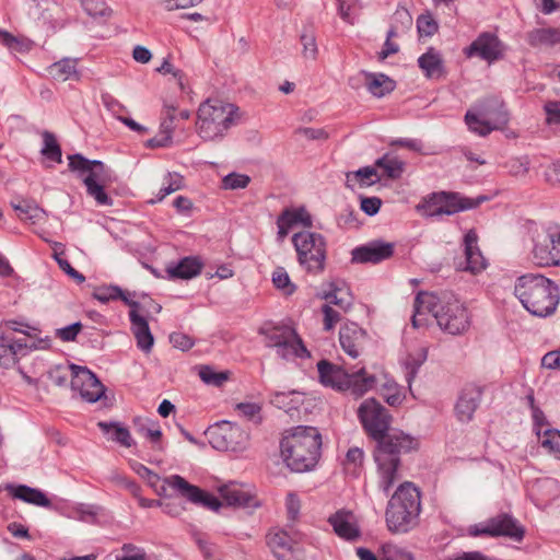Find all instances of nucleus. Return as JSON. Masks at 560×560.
<instances>
[{"instance_id":"c85d7f7f","label":"nucleus","mask_w":560,"mask_h":560,"mask_svg":"<svg viewBox=\"0 0 560 560\" xmlns=\"http://www.w3.org/2000/svg\"><path fill=\"white\" fill-rule=\"evenodd\" d=\"M477 234L474 231H469L464 238L466 256L465 269L471 273H479L487 267V260L477 245Z\"/></svg>"},{"instance_id":"79ce46f5","label":"nucleus","mask_w":560,"mask_h":560,"mask_svg":"<svg viewBox=\"0 0 560 560\" xmlns=\"http://www.w3.org/2000/svg\"><path fill=\"white\" fill-rule=\"evenodd\" d=\"M272 283L284 295H291L295 292L296 287L291 281L289 273L283 267H277L272 272Z\"/></svg>"},{"instance_id":"8fccbe9b","label":"nucleus","mask_w":560,"mask_h":560,"mask_svg":"<svg viewBox=\"0 0 560 560\" xmlns=\"http://www.w3.org/2000/svg\"><path fill=\"white\" fill-rule=\"evenodd\" d=\"M83 10L91 16H108L110 9L105 0H81Z\"/></svg>"},{"instance_id":"0eeeda50","label":"nucleus","mask_w":560,"mask_h":560,"mask_svg":"<svg viewBox=\"0 0 560 560\" xmlns=\"http://www.w3.org/2000/svg\"><path fill=\"white\" fill-rule=\"evenodd\" d=\"M420 494L411 482H401L388 501L385 520L389 532L404 534L418 523Z\"/></svg>"},{"instance_id":"f257e3e1","label":"nucleus","mask_w":560,"mask_h":560,"mask_svg":"<svg viewBox=\"0 0 560 560\" xmlns=\"http://www.w3.org/2000/svg\"><path fill=\"white\" fill-rule=\"evenodd\" d=\"M358 418L366 434L377 442L373 454L376 486L388 495L402 479L400 456L416 450L418 441L400 430H389L392 416L375 398L360 405Z\"/></svg>"},{"instance_id":"4be33fe9","label":"nucleus","mask_w":560,"mask_h":560,"mask_svg":"<svg viewBox=\"0 0 560 560\" xmlns=\"http://www.w3.org/2000/svg\"><path fill=\"white\" fill-rule=\"evenodd\" d=\"M465 121L470 131L485 137L492 130L503 128L509 121V116L506 110H499L493 118L486 119L476 112L468 110L465 115Z\"/></svg>"},{"instance_id":"09e8293b","label":"nucleus","mask_w":560,"mask_h":560,"mask_svg":"<svg viewBox=\"0 0 560 560\" xmlns=\"http://www.w3.org/2000/svg\"><path fill=\"white\" fill-rule=\"evenodd\" d=\"M505 168L511 176L516 178H524L529 172V160L526 156L513 158L505 163Z\"/></svg>"},{"instance_id":"a211bd4d","label":"nucleus","mask_w":560,"mask_h":560,"mask_svg":"<svg viewBox=\"0 0 560 560\" xmlns=\"http://www.w3.org/2000/svg\"><path fill=\"white\" fill-rule=\"evenodd\" d=\"M129 318L131 323V331L137 340V346L145 353L151 352L154 345L153 335L150 331L147 318L140 303H130Z\"/></svg>"},{"instance_id":"c03bdc74","label":"nucleus","mask_w":560,"mask_h":560,"mask_svg":"<svg viewBox=\"0 0 560 560\" xmlns=\"http://www.w3.org/2000/svg\"><path fill=\"white\" fill-rule=\"evenodd\" d=\"M98 427L104 431L108 432L110 429L114 431V440L121 444L125 447H130L133 444V439L131 438V434L129 430L125 427H121L119 424L113 423L108 424L105 422H100Z\"/></svg>"},{"instance_id":"4c0bfd02","label":"nucleus","mask_w":560,"mask_h":560,"mask_svg":"<svg viewBox=\"0 0 560 560\" xmlns=\"http://www.w3.org/2000/svg\"><path fill=\"white\" fill-rule=\"evenodd\" d=\"M136 424L138 427V433L149 440L152 444L158 445L162 438V431L160 424L149 418L137 419Z\"/></svg>"},{"instance_id":"603ef678","label":"nucleus","mask_w":560,"mask_h":560,"mask_svg":"<svg viewBox=\"0 0 560 560\" xmlns=\"http://www.w3.org/2000/svg\"><path fill=\"white\" fill-rule=\"evenodd\" d=\"M499 110L505 109L503 108V105L499 101L491 98L480 103L476 109V113L479 114L482 118L489 119L493 118V116Z\"/></svg>"},{"instance_id":"1a4fd4ad","label":"nucleus","mask_w":560,"mask_h":560,"mask_svg":"<svg viewBox=\"0 0 560 560\" xmlns=\"http://www.w3.org/2000/svg\"><path fill=\"white\" fill-rule=\"evenodd\" d=\"M69 167L82 178L86 192L98 206H112L113 200L104 190L110 179V173L101 161H90L80 154L69 156Z\"/></svg>"},{"instance_id":"58836bf2","label":"nucleus","mask_w":560,"mask_h":560,"mask_svg":"<svg viewBox=\"0 0 560 560\" xmlns=\"http://www.w3.org/2000/svg\"><path fill=\"white\" fill-rule=\"evenodd\" d=\"M363 462L364 453L361 448H349L343 460V469L346 474L357 477L363 467Z\"/></svg>"},{"instance_id":"3c124183","label":"nucleus","mask_w":560,"mask_h":560,"mask_svg":"<svg viewBox=\"0 0 560 560\" xmlns=\"http://www.w3.org/2000/svg\"><path fill=\"white\" fill-rule=\"evenodd\" d=\"M129 466L139 477L144 479L150 487H156L160 480L156 472L137 460H129Z\"/></svg>"},{"instance_id":"6e6552de","label":"nucleus","mask_w":560,"mask_h":560,"mask_svg":"<svg viewBox=\"0 0 560 560\" xmlns=\"http://www.w3.org/2000/svg\"><path fill=\"white\" fill-rule=\"evenodd\" d=\"M320 383L338 392H349L354 398H360L376 386V378L360 369L354 373H347L341 366L326 360L317 363Z\"/></svg>"},{"instance_id":"5701e85b","label":"nucleus","mask_w":560,"mask_h":560,"mask_svg":"<svg viewBox=\"0 0 560 560\" xmlns=\"http://www.w3.org/2000/svg\"><path fill=\"white\" fill-rule=\"evenodd\" d=\"M394 253L392 243L374 242L355 247L352 250V261L359 264H377L389 258Z\"/></svg>"},{"instance_id":"c9c22d12","label":"nucleus","mask_w":560,"mask_h":560,"mask_svg":"<svg viewBox=\"0 0 560 560\" xmlns=\"http://www.w3.org/2000/svg\"><path fill=\"white\" fill-rule=\"evenodd\" d=\"M533 257L535 264L538 266H556V258L553 256L552 245L549 243V235L542 242L537 241L534 249Z\"/></svg>"},{"instance_id":"b1692460","label":"nucleus","mask_w":560,"mask_h":560,"mask_svg":"<svg viewBox=\"0 0 560 560\" xmlns=\"http://www.w3.org/2000/svg\"><path fill=\"white\" fill-rule=\"evenodd\" d=\"M267 545L278 560H290L296 548V540L285 530L276 529L268 533Z\"/></svg>"},{"instance_id":"a19ab883","label":"nucleus","mask_w":560,"mask_h":560,"mask_svg":"<svg viewBox=\"0 0 560 560\" xmlns=\"http://www.w3.org/2000/svg\"><path fill=\"white\" fill-rule=\"evenodd\" d=\"M380 394L385 401L393 407L401 405L405 398L398 384L394 381H386L383 383L380 387Z\"/></svg>"},{"instance_id":"37998d69","label":"nucleus","mask_w":560,"mask_h":560,"mask_svg":"<svg viewBox=\"0 0 560 560\" xmlns=\"http://www.w3.org/2000/svg\"><path fill=\"white\" fill-rule=\"evenodd\" d=\"M539 443L556 458L560 459V431L555 429H546L542 432V439L539 441Z\"/></svg>"},{"instance_id":"f3484780","label":"nucleus","mask_w":560,"mask_h":560,"mask_svg":"<svg viewBox=\"0 0 560 560\" xmlns=\"http://www.w3.org/2000/svg\"><path fill=\"white\" fill-rule=\"evenodd\" d=\"M163 482L170 488L178 491L183 497L187 498L192 503L200 504L206 509L218 511L221 506V502L218 498L202 491L196 486L190 485L179 475L168 476L164 478Z\"/></svg>"},{"instance_id":"412c9836","label":"nucleus","mask_w":560,"mask_h":560,"mask_svg":"<svg viewBox=\"0 0 560 560\" xmlns=\"http://www.w3.org/2000/svg\"><path fill=\"white\" fill-rule=\"evenodd\" d=\"M328 523L331 525L335 534L341 539L354 541L361 537L357 516L350 511H337L329 516Z\"/></svg>"},{"instance_id":"9b49d317","label":"nucleus","mask_w":560,"mask_h":560,"mask_svg":"<svg viewBox=\"0 0 560 560\" xmlns=\"http://www.w3.org/2000/svg\"><path fill=\"white\" fill-rule=\"evenodd\" d=\"M260 334L265 336L266 346L275 348L277 354L284 360L308 357L302 339L290 326L266 324L260 328Z\"/></svg>"},{"instance_id":"f704fd0d","label":"nucleus","mask_w":560,"mask_h":560,"mask_svg":"<svg viewBox=\"0 0 560 560\" xmlns=\"http://www.w3.org/2000/svg\"><path fill=\"white\" fill-rule=\"evenodd\" d=\"M527 40L530 46H550L560 43V28H537L528 33Z\"/></svg>"},{"instance_id":"473e14b6","label":"nucleus","mask_w":560,"mask_h":560,"mask_svg":"<svg viewBox=\"0 0 560 560\" xmlns=\"http://www.w3.org/2000/svg\"><path fill=\"white\" fill-rule=\"evenodd\" d=\"M364 84L374 96L382 97L395 88L394 81L382 73H363Z\"/></svg>"},{"instance_id":"680f3d73","label":"nucleus","mask_w":560,"mask_h":560,"mask_svg":"<svg viewBox=\"0 0 560 560\" xmlns=\"http://www.w3.org/2000/svg\"><path fill=\"white\" fill-rule=\"evenodd\" d=\"M200 378L207 384L220 385L225 380L226 376L222 373H215L209 366H202L199 372Z\"/></svg>"},{"instance_id":"393cba45","label":"nucleus","mask_w":560,"mask_h":560,"mask_svg":"<svg viewBox=\"0 0 560 560\" xmlns=\"http://www.w3.org/2000/svg\"><path fill=\"white\" fill-rule=\"evenodd\" d=\"M481 399V392L476 386L465 387L455 405V415L460 422H468L472 419Z\"/></svg>"},{"instance_id":"20e7f679","label":"nucleus","mask_w":560,"mask_h":560,"mask_svg":"<svg viewBox=\"0 0 560 560\" xmlns=\"http://www.w3.org/2000/svg\"><path fill=\"white\" fill-rule=\"evenodd\" d=\"M514 294L532 315L547 317L552 315L560 302L558 285L550 279L536 273L517 278Z\"/></svg>"},{"instance_id":"0e129e2a","label":"nucleus","mask_w":560,"mask_h":560,"mask_svg":"<svg viewBox=\"0 0 560 560\" xmlns=\"http://www.w3.org/2000/svg\"><path fill=\"white\" fill-rule=\"evenodd\" d=\"M285 508L288 517L292 521L296 520L301 509V501L295 493H289L287 495Z\"/></svg>"},{"instance_id":"6ab92c4d","label":"nucleus","mask_w":560,"mask_h":560,"mask_svg":"<svg viewBox=\"0 0 560 560\" xmlns=\"http://www.w3.org/2000/svg\"><path fill=\"white\" fill-rule=\"evenodd\" d=\"M221 499L231 506L254 509L259 506V501L252 490L241 483L230 482L219 489Z\"/></svg>"},{"instance_id":"4468645a","label":"nucleus","mask_w":560,"mask_h":560,"mask_svg":"<svg viewBox=\"0 0 560 560\" xmlns=\"http://www.w3.org/2000/svg\"><path fill=\"white\" fill-rule=\"evenodd\" d=\"M470 534L474 536H504L515 541H521L524 538L525 529L517 520L503 513L491 517L483 524L476 525L470 529Z\"/></svg>"},{"instance_id":"e433bc0d","label":"nucleus","mask_w":560,"mask_h":560,"mask_svg":"<svg viewBox=\"0 0 560 560\" xmlns=\"http://www.w3.org/2000/svg\"><path fill=\"white\" fill-rule=\"evenodd\" d=\"M184 178L177 173H167L164 175L156 199L150 202L155 203L162 201L166 196L179 190L183 187Z\"/></svg>"},{"instance_id":"a18cd8bd","label":"nucleus","mask_w":560,"mask_h":560,"mask_svg":"<svg viewBox=\"0 0 560 560\" xmlns=\"http://www.w3.org/2000/svg\"><path fill=\"white\" fill-rule=\"evenodd\" d=\"M44 148L42 149L43 155L47 159L58 162H61V149L55 138V136L48 131L43 133Z\"/></svg>"},{"instance_id":"e2e57ef3","label":"nucleus","mask_w":560,"mask_h":560,"mask_svg":"<svg viewBox=\"0 0 560 560\" xmlns=\"http://www.w3.org/2000/svg\"><path fill=\"white\" fill-rule=\"evenodd\" d=\"M382 206V200L378 197H362L361 198V210L368 215L376 214Z\"/></svg>"},{"instance_id":"dca6fc26","label":"nucleus","mask_w":560,"mask_h":560,"mask_svg":"<svg viewBox=\"0 0 560 560\" xmlns=\"http://www.w3.org/2000/svg\"><path fill=\"white\" fill-rule=\"evenodd\" d=\"M71 388L78 392L88 402L97 401L105 393V387L97 377L86 368L70 365Z\"/></svg>"},{"instance_id":"2eb2a0df","label":"nucleus","mask_w":560,"mask_h":560,"mask_svg":"<svg viewBox=\"0 0 560 560\" xmlns=\"http://www.w3.org/2000/svg\"><path fill=\"white\" fill-rule=\"evenodd\" d=\"M506 45L491 32H482L477 38L464 49V54L468 57H478L488 63L504 58Z\"/></svg>"},{"instance_id":"69168bd1","label":"nucleus","mask_w":560,"mask_h":560,"mask_svg":"<svg viewBox=\"0 0 560 560\" xmlns=\"http://www.w3.org/2000/svg\"><path fill=\"white\" fill-rule=\"evenodd\" d=\"M82 325L81 323H74L65 328H60L57 330L56 336L63 341H73L75 340L78 334L81 331Z\"/></svg>"},{"instance_id":"338daca9","label":"nucleus","mask_w":560,"mask_h":560,"mask_svg":"<svg viewBox=\"0 0 560 560\" xmlns=\"http://www.w3.org/2000/svg\"><path fill=\"white\" fill-rule=\"evenodd\" d=\"M170 341L175 348H178L183 351L189 350L194 346L192 339L182 332H173L170 336Z\"/></svg>"},{"instance_id":"ea45409f","label":"nucleus","mask_w":560,"mask_h":560,"mask_svg":"<svg viewBox=\"0 0 560 560\" xmlns=\"http://www.w3.org/2000/svg\"><path fill=\"white\" fill-rule=\"evenodd\" d=\"M376 166L383 170L384 175L396 179L401 176L405 163L396 156L385 155L376 161Z\"/></svg>"},{"instance_id":"13d9d810","label":"nucleus","mask_w":560,"mask_h":560,"mask_svg":"<svg viewBox=\"0 0 560 560\" xmlns=\"http://www.w3.org/2000/svg\"><path fill=\"white\" fill-rule=\"evenodd\" d=\"M95 298L102 302H107L114 299H122L127 304L130 305L129 302L122 294V291L117 287L102 288L98 289L95 293Z\"/></svg>"},{"instance_id":"de8ad7c7","label":"nucleus","mask_w":560,"mask_h":560,"mask_svg":"<svg viewBox=\"0 0 560 560\" xmlns=\"http://www.w3.org/2000/svg\"><path fill=\"white\" fill-rule=\"evenodd\" d=\"M325 299L328 301V304H334L347 311L352 304V298L348 290H343L340 288H334L331 291L325 294Z\"/></svg>"},{"instance_id":"a878e982","label":"nucleus","mask_w":560,"mask_h":560,"mask_svg":"<svg viewBox=\"0 0 560 560\" xmlns=\"http://www.w3.org/2000/svg\"><path fill=\"white\" fill-rule=\"evenodd\" d=\"M296 224L312 228L313 222L308 211L305 208L284 210L277 220L279 240H284L290 230Z\"/></svg>"},{"instance_id":"423d86ee","label":"nucleus","mask_w":560,"mask_h":560,"mask_svg":"<svg viewBox=\"0 0 560 560\" xmlns=\"http://www.w3.org/2000/svg\"><path fill=\"white\" fill-rule=\"evenodd\" d=\"M39 330L27 323L9 319L0 324V365L12 368L20 357L35 349Z\"/></svg>"},{"instance_id":"39448f33","label":"nucleus","mask_w":560,"mask_h":560,"mask_svg":"<svg viewBox=\"0 0 560 560\" xmlns=\"http://www.w3.org/2000/svg\"><path fill=\"white\" fill-rule=\"evenodd\" d=\"M242 113L233 104L219 98H208L197 110L196 132L207 142L222 141L229 130L238 124Z\"/></svg>"},{"instance_id":"7ed1b4c3","label":"nucleus","mask_w":560,"mask_h":560,"mask_svg":"<svg viewBox=\"0 0 560 560\" xmlns=\"http://www.w3.org/2000/svg\"><path fill=\"white\" fill-rule=\"evenodd\" d=\"M322 435L314 427L299 425L281 440V456L285 465L296 472L313 469L320 456Z\"/></svg>"},{"instance_id":"864d4df0","label":"nucleus","mask_w":560,"mask_h":560,"mask_svg":"<svg viewBox=\"0 0 560 560\" xmlns=\"http://www.w3.org/2000/svg\"><path fill=\"white\" fill-rule=\"evenodd\" d=\"M417 28L421 36H432L438 31V23L431 14H422L417 20Z\"/></svg>"},{"instance_id":"774afa93","label":"nucleus","mask_w":560,"mask_h":560,"mask_svg":"<svg viewBox=\"0 0 560 560\" xmlns=\"http://www.w3.org/2000/svg\"><path fill=\"white\" fill-rule=\"evenodd\" d=\"M545 112L547 115V121L549 124L560 122V102H548L545 104Z\"/></svg>"},{"instance_id":"7c9ffc66","label":"nucleus","mask_w":560,"mask_h":560,"mask_svg":"<svg viewBox=\"0 0 560 560\" xmlns=\"http://www.w3.org/2000/svg\"><path fill=\"white\" fill-rule=\"evenodd\" d=\"M419 68L429 79H440L444 74V63L439 51L430 48L418 58Z\"/></svg>"},{"instance_id":"4d7b16f0","label":"nucleus","mask_w":560,"mask_h":560,"mask_svg":"<svg viewBox=\"0 0 560 560\" xmlns=\"http://www.w3.org/2000/svg\"><path fill=\"white\" fill-rule=\"evenodd\" d=\"M223 187L225 189L245 188L249 184V177L243 174H229L223 178Z\"/></svg>"},{"instance_id":"cd10ccee","label":"nucleus","mask_w":560,"mask_h":560,"mask_svg":"<svg viewBox=\"0 0 560 560\" xmlns=\"http://www.w3.org/2000/svg\"><path fill=\"white\" fill-rule=\"evenodd\" d=\"M3 489L14 499L21 500L27 504H33L42 508H49L51 505L50 500L39 489L31 488L25 485H12L8 483Z\"/></svg>"},{"instance_id":"9d476101","label":"nucleus","mask_w":560,"mask_h":560,"mask_svg":"<svg viewBox=\"0 0 560 560\" xmlns=\"http://www.w3.org/2000/svg\"><path fill=\"white\" fill-rule=\"evenodd\" d=\"M292 243L300 266L310 273H320L325 269L327 243L325 237L316 232L302 231L292 236Z\"/></svg>"},{"instance_id":"f8f14e48","label":"nucleus","mask_w":560,"mask_h":560,"mask_svg":"<svg viewBox=\"0 0 560 560\" xmlns=\"http://www.w3.org/2000/svg\"><path fill=\"white\" fill-rule=\"evenodd\" d=\"M479 200L460 197L457 194L438 192L423 200L418 209L429 217L453 214L458 211L475 208Z\"/></svg>"},{"instance_id":"49530a36","label":"nucleus","mask_w":560,"mask_h":560,"mask_svg":"<svg viewBox=\"0 0 560 560\" xmlns=\"http://www.w3.org/2000/svg\"><path fill=\"white\" fill-rule=\"evenodd\" d=\"M378 179H380V177H378L375 168L370 167V166L360 168L359 171L349 173L347 175V180H348L349 185L351 182L355 180L361 186H370Z\"/></svg>"},{"instance_id":"aec40b11","label":"nucleus","mask_w":560,"mask_h":560,"mask_svg":"<svg viewBox=\"0 0 560 560\" xmlns=\"http://www.w3.org/2000/svg\"><path fill=\"white\" fill-rule=\"evenodd\" d=\"M366 338V331L353 322L343 324L339 331L340 346L352 359H357L361 354Z\"/></svg>"},{"instance_id":"72a5a7b5","label":"nucleus","mask_w":560,"mask_h":560,"mask_svg":"<svg viewBox=\"0 0 560 560\" xmlns=\"http://www.w3.org/2000/svg\"><path fill=\"white\" fill-rule=\"evenodd\" d=\"M13 209L16 211L18 218L25 223L37 224L45 221L46 218V213L42 208L26 200L13 205Z\"/></svg>"},{"instance_id":"bb28decb","label":"nucleus","mask_w":560,"mask_h":560,"mask_svg":"<svg viewBox=\"0 0 560 560\" xmlns=\"http://www.w3.org/2000/svg\"><path fill=\"white\" fill-rule=\"evenodd\" d=\"M176 107L165 105L162 112V120L159 133L148 141L151 148L167 147L172 142L173 132L175 130Z\"/></svg>"},{"instance_id":"f03ea898","label":"nucleus","mask_w":560,"mask_h":560,"mask_svg":"<svg viewBox=\"0 0 560 560\" xmlns=\"http://www.w3.org/2000/svg\"><path fill=\"white\" fill-rule=\"evenodd\" d=\"M412 326H425L432 316L441 329L451 335L466 331L470 325L468 310L455 294L443 292L440 295L429 292H419L413 303Z\"/></svg>"},{"instance_id":"2f4dec72","label":"nucleus","mask_w":560,"mask_h":560,"mask_svg":"<svg viewBox=\"0 0 560 560\" xmlns=\"http://www.w3.org/2000/svg\"><path fill=\"white\" fill-rule=\"evenodd\" d=\"M202 262L197 257H185L166 271L172 279H191L201 272Z\"/></svg>"},{"instance_id":"bf43d9fd","label":"nucleus","mask_w":560,"mask_h":560,"mask_svg":"<svg viewBox=\"0 0 560 560\" xmlns=\"http://www.w3.org/2000/svg\"><path fill=\"white\" fill-rule=\"evenodd\" d=\"M117 560H144V551L131 544H125L121 547V555L116 557Z\"/></svg>"},{"instance_id":"6e6d98bb","label":"nucleus","mask_w":560,"mask_h":560,"mask_svg":"<svg viewBox=\"0 0 560 560\" xmlns=\"http://www.w3.org/2000/svg\"><path fill=\"white\" fill-rule=\"evenodd\" d=\"M382 560H415L410 552H407L397 546L386 545L383 547Z\"/></svg>"},{"instance_id":"c756f323","label":"nucleus","mask_w":560,"mask_h":560,"mask_svg":"<svg viewBox=\"0 0 560 560\" xmlns=\"http://www.w3.org/2000/svg\"><path fill=\"white\" fill-rule=\"evenodd\" d=\"M47 72L54 80L59 82L68 80L78 81L80 79L78 59L75 58H63L56 61L47 68Z\"/></svg>"},{"instance_id":"ddd939ff","label":"nucleus","mask_w":560,"mask_h":560,"mask_svg":"<svg viewBox=\"0 0 560 560\" xmlns=\"http://www.w3.org/2000/svg\"><path fill=\"white\" fill-rule=\"evenodd\" d=\"M209 439L219 451L238 452L246 447L248 433L237 424L222 422L209 430Z\"/></svg>"},{"instance_id":"052dcab7","label":"nucleus","mask_w":560,"mask_h":560,"mask_svg":"<svg viewBox=\"0 0 560 560\" xmlns=\"http://www.w3.org/2000/svg\"><path fill=\"white\" fill-rule=\"evenodd\" d=\"M532 418L534 422V431L538 438V441L542 439V432L547 429V420L542 410L538 407L532 409Z\"/></svg>"},{"instance_id":"5fc2aeb1","label":"nucleus","mask_w":560,"mask_h":560,"mask_svg":"<svg viewBox=\"0 0 560 560\" xmlns=\"http://www.w3.org/2000/svg\"><path fill=\"white\" fill-rule=\"evenodd\" d=\"M323 312V327L325 331H330L340 322L341 315L338 311L332 308L329 304L322 307Z\"/></svg>"}]
</instances>
